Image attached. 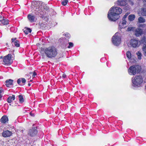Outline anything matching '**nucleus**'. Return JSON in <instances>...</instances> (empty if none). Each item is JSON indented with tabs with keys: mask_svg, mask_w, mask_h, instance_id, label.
I'll use <instances>...</instances> for the list:
<instances>
[{
	"mask_svg": "<svg viewBox=\"0 0 146 146\" xmlns=\"http://www.w3.org/2000/svg\"><path fill=\"white\" fill-rule=\"evenodd\" d=\"M31 11L35 13L37 15H40V17L43 18L44 17L43 14L45 15L46 12H43L48 10V9L47 6L41 1H33L31 6Z\"/></svg>",
	"mask_w": 146,
	"mask_h": 146,
	"instance_id": "nucleus-1",
	"label": "nucleus"
},
{
	"mask_svg": "<svg viewBox=\"0 0 146 146\" xmlns=\"http://www.w3.org/2000/svg\"><path fill=\"white\" fill-rule=\"evenodd\" d=\"M122 9L118 7H113L109 10L108 14V17L111 21H115L118 19L119 15L122 13Z\"/></svg>",
	"mask_w": 146,
	"mask_h": 146,
	"instance_id": "nucleus-2",
	"label": "nucleus"
},
{
	"mask_svg": "<svg viewBox=\"0 0 146 146\" xmlns=\"http://www.w3.org/2000/svg\"><path fill=\"white\" fill-rule=\"evenodd\" d=\"M40 53L43 58L45 55L47 57L52 58L56 56L57 52L55 47L51 46L45 48H42L40 51Z\"/></svg>",
	"mask_w": 146,
	"mask_h": 146,
	"instance_id": "nucleus-3",
	"label": "nucleus"
},
{
	"mask_svg": "<svg viewBox=\"0 0 146 146\" xmlns=\"http://www.w3.org/2000/svg\"><path fill=\"white\" fill-rule=\"evenodd\" d=\"M132 82L133 86L140 87L141 86L143 82V78L141 76L137 75L133 77Z\"/></svg>",
	"mask_w": 146,
	"mask_h": 146,
	"instance_id": "nucleus-4",
	"label": "nucleus"
},
{
	"mask_svg": "<svg viewBox=\"0 0 146 146\" xmlns=\"http://www.w3.org/2000/svg\"><path fill=\"white\" fill-rule=\"evenodd\" d=\"M141 67L138 65H133L128 69V72L130 75H134L138 74L141 71Z\"/></svg>",
	"mask_w": 146,
	"mask_h": 146,
	"instance_id": "nucleus-5",
	"label": "nucleus"
},
{
	"mask_svg": "<svg viewBox=\"0 0 146 146\" xmlns=\"http://www.w3.org/2000/svg\"><path fill=\"white\" fill-rule=\"evenodd\" d=\"M121 35L120 33H116L112 37V42L115 45L118 46L121 42Z\"/></svg>",
	"mask_w": 146,
	"mask_h": 146,
	"instance_id": "nucleus-6",
	"label": "nucleus"
},
{
	"mask_svg": "<svg viewBox=\"0 0 146 146\" xmlns=\"http://www.w3.org/2000/svg\"><path fill=\"white\" fill-rule=\"evenodd\" d=\"M142 43L141 40H139L137 39L133 38L130 41L129 44L128 46L133 48L138 47Z\"/></svg>",
	"mask_w": 146,
	"mask_h": 146,
	"instance_id": "nucleus-7",
	"label": "nucleus"
},
{
	"mask_svg": "<svg viewBox=\"0 0 146 146\" xmlns=\"http://www.w3.org/2000/svg\"><path fill=\"white\" fill-rule=\"evenodd\" d=\"M12 55L11 54H8L7 56L4 57L3 62L5 64L10 65L12 62L11 60Z\"/></svg>",
	"mask_w": 146,
	"mask_h": 146,
	"instance_id": "nucleus-8",
	"label": "nucleus"
},
{
	"mask_svg": "<svg viewBox=\"0 0 146 146\" xmlns=\"http://www.w3.org/2000/svg\"><path fill=\"white\" fill-rule=\"evenodd\" d=\"M141 41L142 43L143 44L142 48L143 54L145 56H146V38L145 36H144L142 37Z\"/></svg>",
	"mask_w": 146,
	"mask_h": 146,
	"instance_id": "nucleus-9",
	"label": "nucleus"
},
{
	"mask_svg": "<svg viewBox=\"0 0 146 146\" xmlns=\"http://www.w3.org/2000/svg\"><path fill=\"white\" fill-rule=\"evenodd\" d=\"M37 131L36 129H30L28 133V135L30 137H34L37 134Z\"/></svg>",
	"mask_w": 146,
	"mask_h": 146,
	"instance_id": "nucleus-10",
	"label": "nucleus"
},
{
	"mask_svg": "<svg viewBox=\"0 0 146 146\" xmlns=\"http://www.w3.org/2000/svg\"><path fill=\"white\" fill-rule=\"evenodd\" d=\"M144 2L146 3V0H144ZM138 14L139 15L146 16V8H141L138 11Z\"/></svg>",
	"mask_w": 146,
	"mask_h": 146,
	"instance_id": "nucleus-11",
	"label": "nucleus"
},
{
	"mask_svg": "<svg viewBox=\"0 0 146 146\" xmlns=\"http://www.w3.org/2000/svg\"><path fill=\"white\" fill-rule=\"evenodd\" d=\"M12 132L9 130H5L3 132L2 135L4 137H9L12 135Z\"/></svg>",
	"mask_w": 146,
	"mask_h": 146,
	"instance_id": "nucleus-12",
	"label": "nucleus"
},
{
	"mask_svg": "<svg viewBox=\"0 0 146 146\" xmlns=\"http://www.w3.org/2000/svg\"><path fill=\"white\" fill-rule=\"evenodd\" d=\"M143 34L142 30L140 28L137 29L135 32V35L136 36L138 37Z\"/></svg>",
	"mask_w": 146,
	"mask_h": 146,
	"instance_id": "nucleus-13",
	"label": "nucleus"
},
{
	"mask_svg": "<svg viewBox=\"0 0 146 146\" xmlns=\"http://www.w3.org/2000/svg\"><path fill=\"white\" fill-rule=\"evenodd\" d=\"M117 4L119 6H124L127 4V1L126 0H119L117 1Z\"/></svg>",
	"mask_w": 146,
	"mask_h": 146,
	"instance_id": "nucleus-14",
	"label": "nucleus"
},
{
	"mask_svg": "<svg viewBox=\"0 0 146 146\" xmlns=\"http://www.w3.org/2000/svg\"><path fill=\"white\" fill-rule=\"evenodd\" d=\"M28 18L29 21L31 23L35 22L36 19L35 17L32 14H29L28 16Z\"/></svg>",
	"mask_w": 146,
	"mask_h": 146,
	"instance_id": "nucleus-15",
	"label": "nucleus"
},
{
	"mask_svg": "<svg viewBox=\"0 0 146 146\" xmlns=\"http://www.w3.org/2000/svg\"><path fill=\"white\" fill-rule=\"evenodd\" d=\"M126 20H123L120 21L119 23V27L121 29L125 28L126 27Z\"/></svg>",
	"mask_w": 146,
	"mask_h": 146,
	"instance_id": "nucleus-16",
	"label": "nucleus"
},
{
	"mask_svg": "<svg viewBox=\"0 0 146 146\" xmlns=\"http://www.w3.org/2000/svg\"><path fill=\"white\" fill-rule=\"evenodd\" d=\"M0 121L2 123H5L8 121V119L6 115H4L2 117L0 120Z\"/></svg>",
	"mask_w": 146,
	"mask_h": 146,
	"instance_id": "nucleus-17",
	"label": "nucleus"
},
{
	"mask_svg": "<svg viewBox=\"0 0 146 146\" xmlns=\"http://www.w3.org/2000/svg\"><path fill=\"white\" fill-rule=\"evenodd\" d=\"M15 99V95H12V96H9L7 99V101L8 103H11Z\"/></svg>",
	"mask_w": 146,
	"mask_h": 146,
	"instance_id": "nucleus-18",
	"label": "nucleus"
},
{
	"mask_svg": "<svg viewBox=\"0 0 146 146\" xmlns=\"http://www.w3.org/2000/svg\"><path fill=\"white\" fill-rule=\"evenodd\" d=\"M13 80L11 79L7 80L5 81L6 85L7 87H9L10 85L12 84Z\"/></svg>",
	"mask_w": 146,
	"mask_h": 146,
	"instance_id": "nucleus-19",
	"label": "nucleus"
},
{
	"mask_svg": "<svg viewBox=\"0 0 146 146\" xmlns=\"http://www.w3.org/2000/svg\"><path fill=\"white\" fill-rule=\"evenodd\" d=\"M136 54L137 56V58L138 60H141L142 59V54L140 51H138L136 53Z\"/></svg>",
	"mask_w": 146,
	"mask_h": 146,
	"instance_id": "nucleus-20",
	"label": "nucleus"
},
{
	"mask_svg": "<svg viewBox=\"0 0 146 146\" xmlns=\"http://www.w3.org/2000/svg\"><path fill=\"white\" fill-rule=\"evenodd\" d=\"M135 18V16L133 14L130 15L128 17V20L130 21H132Z\"/></svg>",
	"mask_w": 146,
	"mask_h": 146,
	"instance_id": "nucleus-21",
	"label": "nucleus"
},
{
	"mask_svg": "<svg viewBox=\"0 0 146 146\" xmlns=\"http://www.w3.org/2000/svg\"><path fill=\"white\" fill-rule=\"evenodd\" d=\"M19 100L20 103H23L24 102V99L23 96L21 95H19L18 96Z\"/></svg>",
	"mask_w": 146,
	"mask_h": 146,
	"instance_id": "nucleus-22",
	"label": "nucleus"
},
{
	"mask_svg": "<svg viewBox=\"0 0 146 146\" xmlns=\"http://www.w3.org/2000/svg\"><path fill=\"white\" fill-rule=\"evenodd\" d=\"M31 30L29 28H25L24 30V32L26 34H27L29 33H31Z\"/></svg>",
	"mask_w": 146,
	"mask_h": 146,
	"instance_id": "nucleus-23",
	"label": "nucleus"
},
{
	"mask_svg": "<svg viewBox=\"0 0 146 146\" xmlns=\"http://www.w3.org/2000/svg\"><path fill=\"white\" fill-rule=\"evenodd\" d=\"M0 21L1 22V23L3 25H7L8 23V20H5L3 19L2 20H0Z\"/></svg>",
	"mask_w": 146,
	"mask_h": 146,
	"instance_id": "nucleus-24",
	"label": "nucleus"
},
{
	"mask_svg": "<svg viewBox=\"0 0 146 146\" xmlns=\"http://www.w3.org/2000/svg\"><path fill=\"white\" fill-rule=\"evenodd\" d=\"M126 56L127 58L129 60H131V54L130 51H128L126 52Z\"/></svg>",
	"mask_w": 146,
	"mask_h": 146,
	"instance_id": "nucleus-25",
	"label": "nucleus"
},
{
	"mask_svg": "<svg viewBox=\"0 0 146 146\" xmlns=\"http://www.w3.org/2000/svg\"><path fill=\"white\" fill-rule=\"evenodd\" d=\"M138 21L139 23H144L145 21V19L141 17L139 18Z\"/></svg>",
	"mask_w": 146,
	"mask_h": 146,
	"instance_id": "nucleus-26",
	"label": "nucleus"
},
{
	"mask_svg": "<svg viewBox=\"0 0 146 146\" xmlns=\"http://www.w3.org/2000/svg\"><path fill=\"white\" fill-rule=\"evenodd\" d=\"M12 44L17 47H19L20 46L19 42L17 40L16 42H13V43Z\"/></svg>",
	"mask_w": 146,
	"mask_h": 146,
	"instance_id": "nucleus-27",
	"label": "nucleus"
},
{
	"mask_svg": "<svg viewBox=\"0 0 146 146\" xmlns=\"http://www.w3.org/2000/svg\"><path fill=\"white\" fill-rule=\"evenodd\" d=\"M135 29V28L133 27H130L129 26L128 27L127 30V31H133Z\"/></svg>",
	"mask_w": 146,
	"mask_h": 146,
	"instance_id": "nucleus-28",
	"label": "nucleus"
},
{
	"mask_svg": "<svg viewBox=\"0 0 146 146\" xmlns=\"http://www.w3.org/2000/svg\"><path fill=\"white\" fill-rule=\"evenodd\" d=\"M68 2V0H62V4L63 5H66Z\"/></svg>",
	"mask_w": 146,
	"mask_h": 146,
	"instance_id": "nucleus-29",
	"label": "nucleus"
},
{
	"mask_svg": "<svg viewBox=\"0 0 146 146\" xmlns=\"http://www.w3.org/2000/svg\"><path fill=\"white\" fill-rule=\"evenodd\" d=\"M130 14V13H125V15L123 16L122 19L123 20H125V19L127 18L128 15Z\"/></svg>",
	"mask_w": 146,
	"mask_h": 146,
	"instance_id": "nucleus-30",
	"label": "nucleus"
},
{
	"mask_svg": "<svg viewBox=\"0 0 146 146\" xmlns=\"http://www.w3.org/2000/svg\"><path fill=\"white\" fill-rule=\"evenodd\" d=\"M138 26L139 27H141L142 28H144L145 27V24H137Z\"/></svg>",
	"mask_w": 146,
	"mask_h": 146,
	"instance_id": "nucleus-31",
	"label": "nucleus"
},
{
	"mask_svg": "<svg viewBox=\"0 0 146 146\" xmlns=\"http://www.w3.org/2000/svg\"><path fill=\"white\" fill-rule=\"evenodd\" d=\"M125 7H124V9L126 10H128L130 9V7L129 5H127V4L126 5H125Z\"/></svg>",
	"mask_w": 146,
	"mask_h": 146,
	"instance_id": "nucleus-32",
	"label": "nucleus"
},
{
	"mask_svg": "<svg viewBox=\"0 0 146 146\" xmlns=\"http://www.w3.org/2000/svg\"><path fill=\"white\" fill-rule=\"evenodd\" d=\"M73 43L71 42H69V46L67 47L68 48L73 47Z\"/></svg>",
	"mask_w": 146,
	"mask_h": 146,
	"instance_id": "nucleus-33",
	"label": "nucleus"
},
{
	"mask_svg": "<svg viewBox=\"0 0 146 146\" xmlns=\"http://www.w3.org/2000/svg\"><path fill=\"white\" fill-rule=\"evenodd\" d=\"M21 79L22 83L24 84L26 82V80L24 78H21Z\"/></svg>",
	"mask_w": 146,
	"mask_h": 146,
	"instance_id": "nucleus-34",
	"label": "nucleus"
},
{
	"mask_svg": "<svg viewBox=\"0 0 146 146\" xmlns=\"http://www.w3.org/2000/svg\"><path fill=\"white\" fill-rule=\"evenodd\" d=\"M21 78H20L17 80V82L18 84H20L21 83Z\"/></svg>",
	"mask_w": 146,
	"mask_h": 146,
	"instance_id": "nucleus-35",
	"label": "nucleus"
},
{
	"mask_svg": "<svg viewBox=\"0 0 146 146\" xmlns=\"http://www.w3.org/2000/svg\"><path fill=\"white\" fill-rule=\"evenodd\" d=\"M12 44L13 43V42H16V41H17V40H16V38H12Z\"/></svg>",
	"mask_w": 146,
	"mask_h": 146,
	"instance_id": "nucleus-36",
	"label": "nucleus"
},
{
	"mask_svg": "<svg viewBox=\"0 0 146 146\" xmlns=\"http://www.w3.org/2000/svg\"><path fill=\"white\" fill-rule=\"evenodd\" d=\"M36 75V73L35 72H34L33 73V76L34 77Z\"/></svg>",
	"mask_w": 146,
	"mask_h": 146,
	"instance_id": "nucleus-37",
	"label": "nucleus"
},
{
	"mask_svg": "<svg viewBox=\"0 0 146 146\" xmlns=\"http://www.w3.org/2000/svg\"><path fill=\"white\" fill-rule=\"evenodd\" d=\"M66 75L64 74H63L62 75V78H66Z\"/></svg>",
	"mask_w": 146,
	"mask_h": 146,
	"instance_id": "nucleus-38",
	"label": "nucleus"
},
{
	"mask_svg": "<svg viewBox=\"0 0 146 146\" xmlns=\"http://www.w3.org/2000/svg\"><path fill=\"white\" fill-rule=\"evenodd\" d=\"M66 35H67V36H66V37H68V38H69V37H70V35H69V34H66Z\"/></svg>",
	"mask_w": 146,
	"mask_h": 146,
	"instance_id": "nucleus-39",
	"label": "nucleus"
},
{
	"mask_svg": "<svg viewBox=\"0 0 146 146\" xmlns=\"http://www.w3.org/2000/svg\"><path fill=\"white\" fill-rule=\"evenodd\" d=\"M30 115H31V116H34V114H33V113H30Z\"/></svg>",
	"mask_w": 146,
	"mask_h": 146,
	"instance_id": "nucleus-40",
	"label": "nucleus"
},
{
	"mask_svg": "<svg viewBox=\"0 0 146 146\" xmlns=\"http://www.w3.org/2000/svg\"><path fill=\"white\" fill-rule=\"evenodd\" d=\"M2 92V91L1 90H0V94H1Z\"/></svg>",
	"mask_w": 146,
	"mask_h": 146,
	"instance_id": "nucleus-41",
	"label": "nucleus"
},
{
	"mask_svg": "<svg viewBox=\"0 0 146 146\" xmlns=\"http://www.w3.org/2000/svg\"><path fill=\"white\" fill-rule=\"evenodd\" d=\"M28 85L29 86H30L31 85H30V84L29 83V84H28Z\"/></svg>",
	"mask_w": 146,
	"mask_h": 146,
	"instance_id": "nucleus-42",
	"label": "nucleus"
},
{
	"mask_svg": "<svg viewBox=\"0 0 146 146\" xmlns=\"http://www.w3.org/2000/svg\"><path fill=\"white\" fill-rule=\"evenodd\" d=\"M145 89L146 90V85L145 86Z\"/></svg>",
	"mask_w": 146,
	"mask_h": 146,
	"instance_id": "nucleus-43",
	"label": "nucleus"
},
{
	"mask_svg": "<svg viewBox=\"0 0 146 146\" xmlns=\"http://www.w3.org/2000/svg\"><path fill=\"white\" fill-rule=\"evenodd\" d=\"M2 58V56H1V58Z\"/></svg>",
	"mask_w": 146,
	"mask_h": 146,
	"instance_id": "nucleus-44",
	"label": "nucleus"
}]
</instances>
